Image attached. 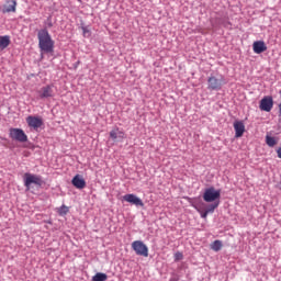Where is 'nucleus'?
I'll use <instances>...</instances> for the list:
<instances>
[{
    "mask_svg": "<svg viewBox=\"0 0 281 281\" xmlns=\"http://www.w3.org/2000/svg\"><path fill=\"white\" fill-rule=\"evenodd\" d=\"M123 201H126V203H131L132 205H136V207H144V201L133 193L125 194L123 196Z\"/></svg>",
    "mask_w": 281,
    "mask_h": 281,
    "instance_id": "0eeeda50",
    "label": "nucleus"
},
{
    "mask_svg": "<svg viewBox=\"0 0 281 281\" xmlns=\"http://www.w3.org/2000/svg\"><path fill=\"white\" fill-rule=\"evenodd\" d=\"M9 137L13 139L14 142H20L21 144H24L27 142V134L21 128H10L9 130Z\"/></svg>",
    "mask_w": 281,
    "mask_h": 281,
    "instance_id": "7ed1b4c3",
    "label": "nucleus"
},
{
    "mask_svg": "<svg viewBox=\"0 0 281 281\" xmlns=\"http://www.w3.org/2000/svg\"><path fill=\"white\" fill-rule=\"evenodd\" d=\"M280 93H281V90H280Z\"/></svg>",
    "mask_w": 281,
    "mask_h": 281,
    "instance_id": "a878e982",
    "label": "nucleus"
},
{
    "mask_svg": "<svg viewBox=\"0 0 281 281\" xmlns=\"http://www.w3.org/2000/svg\"><path fill=\"white\" fill-rule=\"evenodd\" d=\"M277 155H278L279 159H281V147L277 150Z\"/></svg>",
    "mask_w": 281,
    "mask_h": 281,
    "instance_id": "5701e85b",
    "label": "nucleus"
},
{
    "mask_svg": "<svg viewBox=\"0 0 281 281\" xmlns=\"http://www.w3.org/2000/svg\"><path fill=\"white\" fill-rule=\"evenodd\" d=\"M26 122L31 128H41L43 126V120L37 116H29L26 117Z\"/></svg>",
    "mask_w": 281,
    "mask_h": 281,
    "instance_id": "f8f14e48",
    "label": "nucleus"
},
{
    "mask_svg": "<svg viewBox=\"0 0 281 281\" xmlns=\"http://www.w3.org/2000/svg\"><path fill=\"white\" fill-rule=\"evenodd\" d=\"M69 213V207H67V205H61L60 209H59V214L60 216H65L66 214Z\"/></svg>",
    "mask_w": 281,
    "mask_h": 281,
    "instance_id": "412c9836",
    "label": "nucleus"
},
{
    "mask_svg": "<svg viewBox=\"0 0 281 281\" xmlns=\"http://www.w3.org/2000/svg\"><path fill=\"white\" fill-rule=\"evenodd\" d=\"M234 128H235V137H243L245 134V123L241 121H236L234 123Z\"/></svg>",
    "mask_w": 281,
    "mask_h": 281,
    "instance_id": "2eb2a0df",
    "label": "nucleus"
},
{
    "mask_svg": "<svg viewBox=\"0 0 281 281\" xmlns=\"http://www.w3.org/2000/svg\"><path fill=\"white\" fill-rule=\"evenodd\" d=\"M259 109L269 113L273 109V99L271 97H265L260 101Z\"/></svg>",
    "mask_w": 281,
    "mask_h": 281,
    "instance_id": "1a4fd4ad",
    "label": "nucleus"
},
{
    "mask_svg": "<svg viewBox=\"0 0 281 281\" xmlns=\"http://www.w3.org/2000/svg\"><path fill=\"white\" fill-rule=\"evenodd\" d=\"M175 258H176V260H183V254H181V252H176V254H175Z\"/></svg>",
    "mask_w": 281,
    "mask_h": 281,
    "instance_id": "4be33fe9",
    "label": "nucleus"
},
{
    "mask_svg": "<svg viewBox=\"0 0 281 281\" xmlns=\"http://www.w3.org/2000/svg\"><path fill=\"white\" fill-rule=\"evenodd\" d=\"M10 43L11 42L9 35L0 36V49H5L10 46Z\"/></svg>",
    "mask_w": 281,
    "mask_h": 281,
    "instance_id": "f3484780",
    "label": "nucleus"
},
{
    "mask_svg": "<svg viewBox=\"0 0 281 281\" xmlns=\"http://www.w3.org/2000/svg\"><path fill=\"white\" fill-rule=\"evenodd\" d=\"M32 183L34 186H43V179L41 178V176H36V175H32V173H25L24 175V186L25 188H27V190H30V186H32Z\"/></svg>",
    "mask_w": 281,
    "mask_h": 281,
    "instance_id": "39448f33",
    "label": "nucleus"
},
{
    "mask_svg": "<svg viewBox=\"0 0 281 281\" xmlns=\"http://www.w3.org/2000/svg\"><path fill=\"white\" fill-rule=\"evenodd\" d=\"M132 249L135 251L136 256H143V258H148V246L142 240H135L132 243Z\"/></svg>",
    "mask_w": 281,
    "mask_h": 281,
    "instance_id": "20e7f679",
    "label": "nucleus"
},
{
    "mask_svg": "<svg viewBox=\"0 0 281 281\" xmlns=\"http://www.w3.org/2000/svg\"><path fill=\"white\" fill-rule=\"evenodd\" d=\"M110 137L113 142H117V139H126V133L120 131V128H114L110 132Z\"/></svg>",
    "mask_w": 281,
    "mask_h": 281,
    "instance_id": "4468645a",
    "label": "nucleus"
},
{
    "mask_svg": "<svg viewBox=\"0 0 281 281\" xmlns=\"http://www.w3.org/2000/svg\"><path fill=\"white\" fill-rule=\"evenodd\" d=\"M279 117L281 119V102L279 103Z\"/></svg>",
    "mask_w": 281,
    "mask_h": 281,
    "instance_id": "b1692460",
    "label": "nucleus"
},
{
    "mask_svg": "<svg viewBox=\"0 0 281 281\" xmlns=\"http://www.w3.org/2000/svg\"><path fill=\"white\" fill-rule=\"evenodd\" d=\"M37 38L42 54H52V52H54V42L52 41V35H49L47 29L40 30Z\"/></svg>",
    "mask_w": 281,
    "mask_h": 281,
    "instance_id": "f257e3e1",
    "label": "nucleus"
},
{
    "mask_svg": "<svg viewBox=\"0 0 281 281\" xmlns=\"http://www.w3.org/2000/svg\"><path fill=\"white\" fill-rule=\"evenodd\" d=\"M38 95L43 100L45 98H54V86H45L38 90Z\"/></svg>",
    "mask_w": 281,
    "mask_h": 281,
    "instance_id": "9d476101",
    "label": "nucleus"
},
{
    "mask_svg": "<svg viewBox=\"0 0 281 281\" xmlns=\"http://www.w3.org/2000/svg\"><path fill=\"white\" fill-rule=\"evenodd\" d=\"M211 249L213 251H221V249H223V241L216 239L211 244Z\"/></svg>",
    "mask_w": 281,
    "mask_h": 281,
    "instance_id": "a211bd4d",
    "label": "nucleus"
},
{
    "mask_svg": "<svg viewBox=\"0 0 281 281\" xmlns=\"http://www.w3.org/2000/svg\"><path fill=\"white\" fill-rule=\"evenodd\" d=\"M71 183L74 187L77 188V190H83V188H87V182L85 181V178H82V176L80 175H76L72 178Z\"/></svg>",
    "mask_w": 281,
    "mask_h": 281,
    "instance_id": "9b49d317",
    "label": "nucleus"
},
{
    "mask_svg": "<svg viewBox=\"0 0 281 281\" xmlns=\"http://www.w3.org/2000/svg\"><path fill=\"white\" fill-rule=\"evenodd\" d=\"M191 205L199 212L201 218H207V214H213L214 210H216V207H218L220 202L210 204L204 211L199 209V205H196V202H191Z\"/></svg>",
    "mask_w": 281,
    "mask_h": 281,
    "instance_id": "423d86ee",
    "label": "nucleus"
},
{
    "mask_svg": "<svg viewBox=\"0 0 281 281\" xmlns=\"http://www.w3.org/2000/svg\"><path fill=\"white\" fill-rule=\"evenodd\" d=\"M8 5H4L2 9L3 14H8L10 12H16V0L7 1Z\"/></svg>",
    "mask_w": 281,
    "mask_h": 281,
    "instance_id": "dca6fc26",
    "label": "nucleus"
},
{
    "mask_svg": "<svg viewBox=\"0 0 281 281\" xmlns=\"http://www.w3.org/2000/svg\"><path fill=\"white\" fill-rule=\"evenodd\" d=\"M188 199V201L190 202V203H192V199L191 198H187Z\"/></svg>",
    "mask_w": 281,
    "mask_h": 281,
    "instance_id": "393cba45",
    "label": "nucleus"
},
{
    "mask_svg": "<svg viewBox=\"0 0 281 281\" xmlns=\"http://www.w3.org/2000/svg\"><path fill=\"white\" fill-rule=\"evenodd\" d=\"M252 50L255 54H263V52H267V44H265V41H256L252 44Z\"/></svg>",
    "mask_w": 281,
    "mask_h": 281,
    "instance_id": "ddd939ff",
    "label": "nucleus"
},
{
    "mask_svg": "<svg viewBox=\"0 0 281 281\" xmlns=\"http://www.w3.org/2000/svg\"><path fill=\"white\" fill-rule=\"evenodd\" d=\"M266 143L270 146V148H273L278 142H276V138L272 136H266Z\"/></svg>",
    "mask_w": 281,
    "mask_h": 281,
    "instance_id": "aec40b11",
    "label": "nucleus"
},
{
    "mask_svg": "<svg viewBox=\"0 0 281 281\" xmlns=\"http://www.w3.org/2000/svg\"><path fill=\"white\" fill-rule=\"evenodd\" d=\"M109 277L106 273L98 272L95 276L92 277V281H106Z\"/></svg>",
    "mask_w": 281,
    "mask_h": 281,
    "instance_id": "6ab92c4d",
    "label": "nucleus"
},
{
    "mask_svg": "<svg viewBox=\"0 0 281 281\" xmlns=\"http://www.w3.org/2000/svg\"><path fill=\"white\" fill-rule=\"evenodd\" d=\"M207 89L210 91H221L223 83L216 77L212 76L207 79Z\"/></svg>",
    "mask_w": 281,
    "mask_h": 281,
    "instance_id": "6e6552de",
    "label": "nucleus"
},
{
    "mask_svg": "<svg viewBox=\"0 0 281 281\" xmlns=\"http://www.w3.org/2000/svg\"><path fill=\"white\" fill-rule=\"evenodd\" d=\"M218 199H221V190H216L214 187L205 189L203 193L205 203H218Z\"/></svg>",
    "mask_w": 281,
    "mask_h": 281,
    "instance_id": "f03ea898",
    "label": "nucleus"
}]
</instances>
